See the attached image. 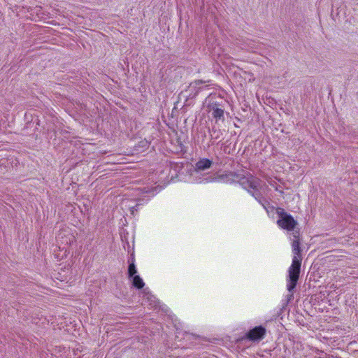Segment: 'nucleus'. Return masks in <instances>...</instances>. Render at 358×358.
<instances>
[{
  "mask_svg": "<svg viewBox=\"0 0 358 358\" xmlns=\"http://www.w3.org/2000/svg\"><path fill=\"white\" fill-rule=\"evenodd\" d=\"M215 178H216L215 182L229 184L238 182L244 189L250 192L255 199L266 209L262 197L258 196V192L262 187V182L259 178L253 176L251 173L248 172H229L219 175L217 177L215 176Z\"/></svg>",
  "mask_w": 358,
  "mask_h": 358,
  "instance_id": "nucleus-1",
  "label": "nucleus"
},
{
  "mask_svg": "<svg viewBox=\"0 0 358 358\" xmlns=\"http://www.w3.org/2000/svg\"><path fill=\"white\" fill-rule=\"evenodd\" d=\"M292 246L294 256L292 264L288 269V277L287 279V289L289 292H292L296 287L299 278L301 263L300 244L299 241H294Z\"/></svg>",
  "mask_w": 358,
  "mask_h": 358,
  "instance_id": "nucleus-2",
  "label": "nucleus"
},
{
  "mask_svg": "<svg viewBox=\"0 0 358 358\" xmlns=\"http://www.w3.org/2000/svg\"><path fill=\"white\" fill-rule=\"evenodd\" d=\"M215 94H210L206 98L203 103V109L205 112L210 113L216 124L224 121V107L222 101L219 102Z\"/></svg>",
  "mask_w": 358,
  "mask_h": 358,
  "instance_id": "nucleus-3",
  "label": "nucleus"
},
{
  "mask_svg": "<svg viewBox=\"0 0 358 358\" xmlns=\"http://www.w3.org/2000/svg\"><path fill=\"white\" fill-rule=\"evenodd\" d=\"M155 195L154 190L152 189H138L134 192V197L131 199H124L122 201V208L124 210H129L131 215L134 214L136 208L140 205H143V201H147L149 200L150 196Z\"/></svg>",
  "mask_w": 358,
  "mask_h": 358,
  "instance_id": "nucleus-4",
  "label": "nucleus"
},
{
  "mask_svg": "<svg viewBox=\"0 0 358 358\" xmlns=\"http://www.w3.org/2000/svg\"><path fill=\"white\" fill-rule=\"evenodd\" d=\"M216 178L211 173L201 171L193 168L189 170L187 178L189 182L196 184H206L214 182Z\"/></svg>",
  "mask_w": 358,
  "mask_h": 358,
  "instance_id": "nucleus-5",
  "label": "nucleus"
},
{
  "mask_svg": "<svg viewBox=\"0 0 358 358\" xmlns=\"http://www.w3.org/2000/svg\"><path fill=\"white\" fill-rule=\"evenodd\" d=\"M277 212L280 217L277 222L278 226L287 231L294 230L297 224L294 217L291 215L284 212V210L282 208L278 209Z\"/></svg>",
  "mask_w": 358,
  "mask_h": 358,
  "instance_id": "nucleus-6",
  "label": "nucleus"
},
{
  "mask_svg": "<svg viewBox=\"0 0 358 358\" xmlns=\"http://www.w3.org/2000/svg\"><path fill=\"white\" fill-rule=\"evenodd\" d=\"M266 334V329L262 326L255 327L250 329L247 334V338L252 341L262 340Z\"/></svg>",
  "mask_w": 358,
  "mask_h": 358,
  "instance_id": "nucleus-7",
  "label": "nucleus"
},
{
  "mask_svg": "<svg viewBox=\"0 0 358 358\" xmlns=\"http://www.w3.org/2000/svg\"><path fill=\"white\" fill-rule=\"evenodd\" d=\"M213 165V162L207 158H201L197 161L194 166L192 167L199 171H203L206 172V170L209 169Z\"/></svg>",
  "mask_w": 358,
  "mask_h": 358,
  "instance_id": "nucleus-8",
  "label": "nucleus"
},
{
  "mask_svg": "<svg viewBox=\"0 0 358 358\" xmlns=\"http://www.w3.org/2000/svg\"><path fill=\"white\" fill-rule=\"evenodd\" d=\"M142 294H143V303L144 304H146L147 303L150 302L149 303H148V305H150L152 306H156V304H157L156 299L153 295H152L150 293V292L148 289H143V291L142 292Z\"/></svg>",
  "mask_w": 358,
  "mask_h": 358,
  "instance_id": "nucleus-9",
  "label": "nucleus"
},
{
  "mask_svg": "<svg viewBox=\"0 0 358 358\" xmlns=\"http://www.w3.org/2000/svg\"><path fill=\"white\" fill-rule=\"evenodd\" d=\"M132 280V285L137 289H141L144 287L145 283L143 280V279L138 275H135L134 276L131 277Z\"/></svg>",
  "mask_w": 358,
  "mask_h": 358,
  "instance_id": "nucleus-10",
  "label": "nucleus"
},
{
  "mask_svg": "<svg viewBox=\"0 0 358 358\" xmlns=\"http://www.w3.org/2000/svg\"><path fill=\"white\" fill-rule=\"evenodd\" d=\"M203 84V82L201 80H196L194 83H192L189 85V90H195V94L199 92V90H201V85Z\"/></svg>",
  "mask_w": 358,
  "mask_h": 358,
  "instance_id": "nucleus-11",
  "label": "nucleus"
},
{
  "mask_svg": "<svg viewBox=\"0 0 358 358\" xmlns=\"http://www.w3.org/2000/svg\"><path fill=\"white\" fill-rule=\"evenodd\" d=\"M136 273H137V270L136 268V266H135L134 263V262L130 263L129 265V268H128L129 277L131 278V277L134 276L135 275H136Z\"/></svg>",
  "mask_w": 358,
  "mask_h": 358,
  "instance_id": "nucleus-12",
  "label": "nucleus"
}]
</instances>
